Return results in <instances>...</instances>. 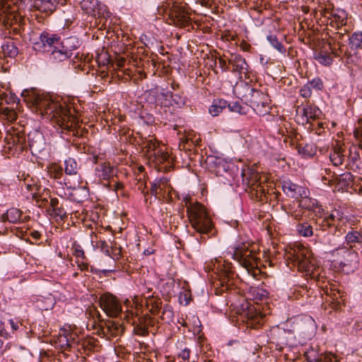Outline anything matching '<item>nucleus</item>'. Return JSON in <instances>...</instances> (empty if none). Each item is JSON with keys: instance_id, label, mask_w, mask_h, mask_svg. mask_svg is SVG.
<instances>
[{"instance_id": "28", "label": "nucleus", "mask_w": 362, "mask_h": 362, "mask_svg": "<svg viewBox=\"0 0 362 362\" xmlns=\"http://www.w3.org/2000/svg\"><path fill=\"white\" fill-rule=\"evenodd\" d=\"M296 231L300 236L309 238L313 235V228L310 223L304 221L296 225Z\"/></svg>"}, {"instance_id": "5", "label": "nucleus", "mask_w": 362, "mask_h": 362, "mask_svg": "<svg viewBox=\"0 0 362 362\" xmlns=\"http://www.w3.org/2000/svg\"><path fill=\"white\" fill-rule=\"evenodd\" d=\"M155 102L157 105L173 111L182 107L185 104V99L180 94L173 93L167 89H162L156 93Z\"/></svg>"}, {"instance_id": "44", "label": "nucleus", "mask_w": 362, "mask_h": 362, "mask_svg": "<svg viewBox=\"0 0 362 362\" xmlns=\"http://www.w3.org/2000/svg\"><path fill=\"white\" fill-rule=\"evenodd\" d=\"M161 318L163 320L168 323L173 320L174 313L173 311L172 308L170 305H166L163 307Z\"/></svg>"}, {"instance_id": "40", "label": "nucleus", "mask_w": 362, "mask_h": 362, "mask_svg": "<svg viewBox=\"0 0 362 362\" xmlns=\"http://www.w3.org/2000/svg\"><path fill=\"white\" fill-rule=\"evenodd\" d=\"M230 112H236L240 115H246L247 109L246 107L243 106L239 102H233L228 104L227 106Z\"/></svg>"}, {"instance_id": "35", "label": "nucleus", "mask_w": 362, "mask_h": 362, "mask_svg": "<svg viewBox=\"0 0 362 362\" xmlns=\"http://www.w3.org/2000/svg\"><path fill=\"white\" fill-rule=\"evenodd\" d=\"M330 161L335 166L342 164L344 161V155L340 147H334L329 155Z\"/></svg>"}, {"instance_id": "6", "label": "nucleus", "mask_w": 362, "mask_h": 362, "mask_svg": "<svg viewBox=\"0 0 362 362\" xmlns=\"http://www.w3.org/2000/svg\"><path fill=\"white\" fill-rule=\"evenodd\" d=\"M59 35L43 31L39 37L33 42V48L37 52L49 54L55 45H59Z\"/></svg>"}, {"instance_id": "64", "label": "nucleus", "mask_w": 362, "mask_h": 362, "mask_svg": "<svg viewBox=\"0 0 362 362\" xmlns=\"http://www.w3.org/2000/svg\"><path fill=\"white\" fill-rule=\"evenodd\" d=\"M141 333L143 335H146L148 333V332L145 328H141Z\"/></svg>"}, {"instance_id": "26", "label": "nucleus", "mask_w": 362, "mask_h": 362, "mask_svg": "<svg viewBox=\"0 0 362 362\" xmlns=\"http://www.w3.org/2000/svg\"><path fill=\"white\" fill-rule=\"evenodd\" d=\"M1 49L4 55L7 57L14 58L18 54V49L11 40L6 41L1 45Z\"/></svg>"}, {"instance_id": "18", "label": "nucleus", "mask_w": 362, "mask_h": 362, "mask_svg": "<svg viewBox=\"0 0 362 362\" xmlns=\"http://www.w3.org/2000/svg\"><path fill=\"white\" fill-rule=\"evenodd\" d=\"M214 266L217 271L221 273V276L223 278V283L225 282L233 272L231 263L228 262L222 258L215 259Z\"/></svg>"}, {"instance_id": "30", "label": "nucleus", "mask_w": 362, "mask_h": 362, "mask_svg": "<svg viewBox=\"0 0 362 362\" xmlns=\"http://www.w3.org/2000/svg\"><path fill=\"white\" fill-rule=\"evenodd\" d=\"M344 233V230H342L341 228H339V226H336L334 233L331 234L327 237L325 244L334 248L341 245V244H339V241H337V238H340Z\"/></svg>"}, {"instance_id": "23", "label": "nucleus", "mask_w": 362, "mask_h": 362, "mask_svg": "<svg viewBox=\"0 0 362 362\" xmlns=\"http://www.w3.org/2000/svg\"><path fill=\"white\" fill-rule=\"evenodd\" d=\"M1 218L4 221H8L11 223H18L22 221V211L17 208H11L4 213Z\"/></svg>"}, {"instance_id": "41", "label": "nucleus", "mask_w": 362, "mask_h": 362, "mask_svg": "<svg viewBox=\"0 0 362 362\" xmlns=\"http://www.w3.org/2000/svg\"><path fill=\"white\" fill-rule=\"evenodd\" d=\"M242 176L243 180H247L250 185H255L258 180V174L251 170H243Z\"/></svg>"}, {"instance_id": "25", "label": "nucleus", "mask_w": 362, "mask_h": 362, "mask_svg": "<svg viewBox=\"0 0 362 362\" xmlns=\"http://www.w3.org/2000/svg\"><path fill=\"white\" fill-rule=\"evenodd\" d=\"M250 293L253 300L257 304L260 302L266 301L268 299L269 292L262 287L251 288Z\"/></svg>"}, {"instance_id": "24", "label": "nucleus", "mask_w": 362, "mask_h": 362, "mask_svg": "<svg viewBox=\"0 0 362 362\" xmlns=\"http://www.w3.org/2000/svg\"><path fill=\"white\" fill-rule=\"evenodd\" d=\"M254 90V88L245 82H240L235 87V92L237 93L238 96L242 100H245V102L249 97H251V94Z\"/></svg>"}, {"instance_id": "49", "label": "nucleus", "mask_w": 362, "mask_h": 362, "mask_svg": "<svg viewBox=\"0 0 362 362\" xmlns=\"http://www.w3.org/2000/svg\"><path fill=\"white\" fill-rule=\"evenodd\" d=\"M300 95L305 98H310L312 95V90L310 86L305 83L299 90Z\"/></svg>"}, {"instance_id": "63", "label": "nucleus", "mask_w": 362, "mask_h": 362, "mask_svg": "<svg viewBox=\"0 0 362 362\" xmlns=\"http://www.w3.org/2000/svg\"><path fill=\"white\" fill-rule=\"evenodd\" d=\"M250 48V46L249 45H245L243 46V49L246 52L249 51Z\"/></svg>"}, {"instance_id": "20", "label": "nucleus", "mask_w": 362, "mask_h": 362, "mask_svg": "<svg viewBox=\"0 0 362 362\" xmlns=\"http://www.w3.org/2000/svg\"><path fill=\"white\" fill-rule=\"evenodd\" d=\"M341 218L340 212L337 210H334L331 212V214L325 217L321 222L317 219L315 221L316 224L320 227V228L322 230H325L327 228H330L332 226H337L336 222L339 221Z\"/></svg>"}, {"instance_id": "61", "label": "nucleus", "mask_w": 362, "mask_h": 362, "mask_svg": "<svg viewBox=\"0 0 362 362\" xmlns=\"http://www.w3.org/2000/svg\"><path fill=\"white\" fill-rule=\"evenodd\" d=\"M182 298H184V300L185 301V305H187L189 303V299L187 298V294L186 293H184V294H180V300L182 301Z\"/></svg>"}, {"instance_id": "16", "label": "nucleus", "mask_w": 362, "mask_h": 362, "mask_svg": "<svg viewBox=\"0 0 362 362\" xmlns=\"http://www.w3.org/2000/svg\"><path fill=\"white\" fill-rule=\"evenodd\" d=\"M80 6L86 13L95 17L103 16L105 11L101 1H80Z\"/></svg>"}, {"instance_id": "52", "label": "nucleus", "mask_w": 362, "mask_h": 362, "mask_svg": "<svg viewBox=\"0 0 362 362\" xmlns=\"http://www.w3.org/2000/svg\"><path fill=\"white\" fill-rule=\"evenodd\" d=\"M90 272L95 274H98L102 273L105 275H107V274L114 272V270L113 269H98L93 267H90Z\"/></svg>"}, {"instance_id": "48", "label": "nucleus", "mask_w": 362, "mask_h": 362, "mask_svg": "<svg viewBox=\"0 0 362 362\" xmlns=\"http://www.w3.org/2000/svg\"><path fill=\"white\" fill-rule=\"evenodd\" d=\"M49 174L54 179H61L63 175V171L62 168L54 165L50 168Z\"/></svg>"}, {"instance_id": "13", "label": "nucleus", "mask_w": 362, "mask_h": 362, "mask_svg": "<svg viewBox=\"0 0 362 362\" xmlns=\"http://www.w3.org/2000/svg\"><path fill=\"white\" fill-rule=\"evenodd\" d=\"M343 244L355 250L357 245L362 246V228H350L344 236Z\"/></svg>"}, {"instance_id": "11", "label": "nucleus", "mask_w": 362, "mask_h": 362, "mask_svg": "<svg viewBox=\"0 0 362 362\" xmlns=\"http://www.w3.org/2000/svg\"><path fill=\"white\" fill-rule=\"evenodd\" d=\"M307 362H339L338 357L331 352L320 354L318 351L310 348L305 352Z\"/></svg>"}, {"instance_id": "3", "label": "nucleus", "mask_w": 362, "mask_h": 362, "mask_svg": "<svg viewBox=\"0 0 362 362\" xmlns=\"http://www.w3.org/2000/svg\"><path fill=\"white\" fill-rule=\"evenodd\" d=\"M187 213L194 230L200 234H207L213 228L211 218L205 207L199 203H189Z\"/></svg>"}, {"instance_id": "31", "label": "nucleus", "mask_w": 362, "mask_h": 362, "mask_svg": "<svg viewBox=\"0 0 362 362\" xmlns=\"http://www.w3.org/2000/svg\"><path fill=\"white\" fill-rule=\"evenodd\" d=\"M251 107L259 115H264L269 112V107L264 99L259 100V101H252Z\"/></svg>"}, {"instance_id": "29", "label": "nucleus", "mask_w": 362, "mask_h": 362, "mask_svg": "<svg viewBox=\"0 0 362 362\" xmlns=\"http://www.w3.org/2000/svg\"><path fill=\"white\" fill-rule=\"evenodd\" d=\"M29 146L33 152H40L43 149L44 146L43 137L42 134L36 133L33 138H30V136H29Z\"/></svg>"}, {"instance_id": "9", "label": "nucleus", "mask_w": 362, "mask_h": 362, "mask_svg": "<svg viewBox=\"0 0 362 362\" xmlns=\"http://www.w3.org/2000/svg\"><path fill=\"white\" fill-rule=\"evenodd\" d=\"M296 119L298 123L305 124L318 119L322 113L321 110L315 105L308 104L304 107H298Z\"/></svg>"}, {"instance_id": "50", "label": "nucleus", "mask_w": 362, "mask_h": 362, "mask_svg": "<svg viewBox=\"0 0 362 362\" xmlns=\"http://www.w3.org/2000/svg\"><path fill=\"white\" fill-rule=\"evenodd\" d=\"M180 351L177 354L178 356L185 361L188 360L191 354L190 349L187 347L182 348V346H180Z\"/></svg>"}, {"instance_id": "46", "label": "nucleus", "mask_w": 362, "mask_h": 362, "mask_svg": "<svg viewBox=\"0 0 362 362\" xmlns=\"http://www.w3.org/2000/svg\"><path fill=\"white\" fill-rule=\"evenodd\" d=\"M265 98V95L260 90L255 89L252 91L251 94V97H249L247 103H249V105L252 107V101H259V100H262Z\"/></svg>"}, {"instance_id": "22", "label": "nucleus", "mask_w": 362, "mask_h": 362, "mask_svg": "<svg viewBox=\"0 0 362 362\" xmlns=\"http://www.w3.org/2000/svg\"><path fill=\"white\" fill-rule=\"evenodd\" d=\"M230 64L233 66V71L239 74H246L249 68L246 60L240 55L235 54L230 59Z\"/></svg>"}, {"instance_id": "43", "label": "nucleus", "mask_w": 362, "mask_h": 362, "mask_svg": "<svg viewBox=\"0 0 362 362\" xmlns=\"http://www.w3.org/2000/svg\"><path fill=\"white\" fill-rule=\"evenodd\" d=\"M43 301L44 299L42 298H39L37 300V306L39 307L40 309L42 310H48L49 309H52L54 305V299L51 297L46 298L45 299V305L42 304Z\"/></svg>"}, {"instance_id": "10", "label": "nucleus", "mask_w": 362, "mask_h": 362, "mask_svg": "<svg viewBox=\"0 0 362 362\" xmlns=\"http://www.w3.org/2000/svg\"><path fill=\"white\" fill-rule=\"evenodd\" d=\"M206 163L211 170L218 176H223L224 173H228L230 168L233 167V164L226 161L221 157L208 156Z\"/></svg>"}, {"instance_id": "54", "label": "nucleus", "mask_w": 362, "mask_h": 362, "mask_svg": "<svg viewBox=\"0 0 362 362\" xmlns=\"http://www.w3.org/2000/svg\"><path fill=\"white\" fill-rule=\"evenodd\" d=\"M286 213L291 217H293L296 220H300L302 217V214L300 213H296V211H291L287 210Z\"/></svg>"}, {"instance_id": "37", "label": "nucleus", "mask_w": 362, "mask_h": 362, "mask_svg": "<svg viewBox=\"0 0 362 362\" xmlns=\"http://www.w3.org/2000/svg\"><path fill=\"white\" fill-rule=\"evenodd\" d=\"M64 171L69 175H76L78 170L76 161L72 158H68L64 160Z\"/></svg>"}, {"instance_id": "53", "label": "nucleus", "mask_w": 362, "mask_h": 362, "mask_svg": "<svg viewBox=\"0 0 362 362\" xmlns=\"http://www.w3.org/2000/svg\"><path fill=\"white\" fill-rule=\"evenodd\" d=\"M60 343L62 344V346L71 347V342L70 339L67 338V337L64 336L60 339Z\"/></svg>"}, {"instance_id": "56", "label": "nucleus", "mask_w": 362, "mask_h": 362, "mask_svg": "<svg viewBox=\"0 0 362 362\" xmlns=\"http://www.w3.org/2000/svg\"><path fill=\"white\" fill-rule=\"evenodd\" d=\"M77 263H78V267L80 268V269L81 271L88 270V264L86 263H85L83 262H80L79 261H77Z\"/></svg>"}, {"instance_id": "12", "label": "nucleus", "mask_w": 362, "mask_h": 362, "mask_svg": "<svg viewBox=\"0 0 362 362\" xmlns=\"http://www.w3.org/2000/svg\"><path fill=\"white\" fill-rule=\"evenodd\" d=\"M282 189L287 196L296 199H298L301 197L309 194V191L307 188L293 183L291 180L283 181Z\"/></svg>"}, {"instance_id": "45", "label": "nucleus", "mask_w": 362, "mask_h": 362, "mask_svg": "<svg viewBox=\"0 0 362 362\" xmlns=\"http://www.w3.org/2000/svg\"><path fill=\"white\" fill-rule=\"evenodd\" d=\"M307 84L310 86L311 90H322L324 88V83L322 80L319 78L316 77L312 79L311 81H309Z\"/></svg>"}, {"instance_id": "17", "label": "nucleus", "mask_w": 362, "mask_h": 362, "mask_svg": "<svg viewBox=\"0 0 362 362\" xmlns=\"http://www.w3.org/2000/svg\"><path fill=\"white\" fill-rule=\"evenodd\" d=\"M286 332L279 327H274L269 331V339L272 343L276 344V346L281 348L284 345L287 344Z\"/></svg>"}, {"instance_id": "34", "label": "nucleus", "mask_w": 362, "mask_h": 362, "mask_svg": "<svg viewBox=\"0 0 362 362\" xmlns=\"http://www.w3.org/2000/svg\"><path fill=\"white\" fill-rule=\"evenodd\" d=\"M297 150L299 155L304 158H312L315 154V150L311 144H299L297 146Z\"/></svg>"}, {"instance_id": "7", "label": "nucleus", "mask_w": 362, "mask_h": 362, "mask_svg": "<svg viewBox=\"0 0 362 362\" xmlns=\"http://www.w3.org/2000/svg\"><path fill=\"white\" fill-rule=\"evenodd\" d=\"M99 304L105 313L110 317H117L122 314V308L118 299L113 295L106 293L99 299Z\"/></svg>"}, {"instance_id": "21", "label": "nucleus", "mask_w": 362, "mask_h": 362, "mask_svg": "<svg viewBox=\"0 0 362 362\" xmlns=\"http://www.w3.org/2000/svg\"><path fill=\"white\" fill-rule=\"evenodd\" d=\"M96 175L103 180H109L115 175L114 167L107 163L98 164L95 168Z\"/></svg>"}, {"instance_id": "62", "label": "nucleus", "mask_w": 362, "mask_h": 362, "mask_svg": "<svg viewBox=\"0 0 362 362\" xmlns=\"http://www.w3.org/2000/svg\"><path fill=\"white\" fill-rule=\"evenodd\" d=\"M6 335V332H4V325L1 323V322L0 321V335L3 336V335Z\"/></svg>"}, {"instance_id": "58", "label": "nucleus", "mask_w": 362, "mask_h": 362, "mask_svg": "<svg viewBox=\"0 0 362 362\" xmlns=\"http://www.w3.org/2000/svg\"><path fill=\"white\" fill-rule=\"evenodd\" d=\"M159 185H166L168 184V180L165 177H160L158 180H157Z\"/></svg>"}, {"instance_id": "36", "label": "nucleus", "mask_w": 362, "mask_h": 362, "mask_svg": "<svg viewBox=\"0 0 362 362\" xmlns=\"http://www.w3.org/2000/svg\"><path fill=\"white\" fill-rule=\"evenodd\" d=\"M349 45L352 49H357L362 45V32H355L349 37Z\"/></svg>"}, {"instance_id": "15", "label": "nucleus", "mask_w": 362, "mask_h": 362, "mask_svg": "<svg viewBox=\"0 0 362 362\" xmlns=\"http://www.w3.org/2000/svg\"><path fill=\"white\" fill-rule=\"evenodd\" d=\"M298 206L300 208L313 212L316 216H320L322 211H323L321 205L319 204L318 202L315 199L309 197L308 194L304 197H301L299 199Z\"/></svg>"}, {"instance_id": "47", "label": "nucleus", "mask_w": 362, "mask_h": 362, "mask_svg": "<svg viewBox=\"0 0 362 362\" xmlns=\"http://www.w3.org/2000/svg\"><path fill=\"white\" fill-rule=\"evenodd\" d=\"M332 15L337 20L339 24L338 26H339V25H343L346 23L347 15L344 11H340L338 13H335L332 11Z\"/></svg>"}, {"instance_id": "19", "label": "nucleus", "mask_w": 362, "mask_h": 362, "mask_svg": "<svg viewBox=\"0 0 362 362\" xmlns=\"http://www.w3.org/2000/svg\"><path fill=\"white\" fill-rule=\"evenodd\" d=\"M49 59L55 62H60L66 60L71 57L69 52L62 47L61 45V40H59V45H55L54 48L49 53Z\"/></svg>"}, {"instance_id": "51", "label": "nucleus", "mask_w": 362, "mask_h": 362, "mask_svg": "<svg viewBox=\"0 0 362 362\" xmlns=\"http://www.w3.org/2000/svg\"><path fill=\"white\" fill-rule=\"evenodd\" d=\"M344 37V33H337L334 37H332V40L334 41V43L337 42L339 48H341L343 45L340 41L343 40Z\"/></svg>"}, {"instance_id": "14", "label": "nucleus", "mask_w": 362, "mask_h": 362, "mask_svg": "<svg viewBox=\"0 0 362 362\" xmlns=\"http://www.w3.org/2000/svg\"><path fill=\"white\" fill-rule=\"evenodd\" d=\"M294 262L299 269L306 272L313 271L315 267L313 259H310L309 256H307L304 250H298L294 254Z\"/></svg>"}, {"instance_id": "1", "label": "nucleus", "mask_w": 362, "mask_h": 362, "mask_svg": "<svg viewBox=\"0 0 362 362\" xmlns=\"http://www.w3.org/2000/svg\"><path fill=\"white\" fill-rule=\"evenodd\" d=\"M21 95L42 116L55 120L62 129L70 130L73 127L74 117L64 102L34 90H24Z\"/></svg>"}, {"instance_id": "60", "label": "nucleus", "mask_w": 362, "mask_h": 362, "mask_svg": "<svg viewBox=\"0 0 362 362\" xmlns=\"http://www.w3.org/2000/svg\"><path fill=\"white\" fill-rule=\"evenodd\" d=\"M122 188H123V185L122 183H120V182H116L114 185L113 189L117 192V190H119V189H120Z\"/></svg>"}, {"instance_id": "32", "label": "nucleus", "mask_w": 362, "mask_h": 362, "mask_svg": "<svg viewBox=\"0 0 362 362\" xmlns=\"http://www.w3.org/2000/svg\"><path fill=\"white\" fill-rule=\"evenodd\" d=\"M251 107L259 115H264L269 112V107L264 99L259 100V101H252Z\"/></svg>"}, {"instance_id": "39", "label": "nucleus", "mask_w": 362, "mask_h": 362, "mask_svg": "<svg viewBox=\"0 0 362 362\" xmlns=\"http://www.w3.org/2000/svg\"><path fill=\"white\" fill-rule=\"evenodd\" d=\"M267 40L269 41L270 45L276 49L277 51H279L281 54H285L286 52V48L279 41L278 38L276 35H269L267 37Z\"/></svg>"}, {"instance_id": "42", "label": "nucleus", "mask_w": 362, "mask_h": 362, "mask_svg": "<svg viewBox=\"0 0 362 362\" xmlns=\"http://www.w3.org/2000/svg\"><path fill=\"white\" fill-rule=\"evenodd\" d=\"M71 250L73 255L76 258H81L82 260L86 259L83 249L78 243L74 242L72 244Z\"/></svg>"}, {"instance_id": "4", "label": "nucleus", "mask_w": 362, "mask_h": 362, "mask_svg": "<svg viewBox=\"0 0 362 362\" xmlns=\"http://www.w3.org/2000/svg\"><path fill=\"white\" fill-rule=\"evenodd\" d=\"M230 254L233 259L245 268L248 274L255 275V269L257 267V257L255 252L249 249L248 245L242 243L233 247Z\"/></svg>"}, {"instance_id": "33", "label": "nucleus", "mask_w": 362, "mask_h": 362, "mask_svg": "<svg viewBox=\"0 0 362 362\" xmlns=\"http://www.w3.org/2000/svg\"><path fill=\"white\" fill-rule=\"evenodd\" d=\"M61 45H62V47H64L71 56L73 51L79 47V42L76 37H70L64 39L63 41H61Z\"/></svg>"}, {"instance_id": "59", "label": "nucleus", "mask_w": 362, "mask_h": 362, "mask_svg": "<svg viewBox=\"0 0 362 362\" xmlns=\"http://www.w3.org/2000/svg\"><path fill=\"white\" fill-rule=\"evenodd\" d=\"M31 236L35 239V240H38L40 239V236H41V234L40 232L37 231V230H34V231H32L31 232Z\"/></svg>"}, {"instance_id": "55", "label": "nucleus", "mask_w": 362, "mask_h": 362, "mask_svg": "<svg viewBox=\"0 0 362 362\" xmlns=\"http://www.w3.org/2000/svg\"><path fill=\"white\" fill-rule=\"evenodd\" d=\"M159 183L158 182H155L151 185V193L152 194L156 195L157 194V189L160 187Z\"/></svg>"}, {"instance_id": "27", "label": "nucleus", "mask_w": 362, "mask_h": 362, "mask_svg": "<svg viewBox=\"0 0 362 362\" xmlns=\"http://www.w3.org/2000/svg\"><path fill=\"white\" fill-rule=\"evenodd\" d=\"M228 106V102L226 100H214L212 105L209 108L210 115L213 117L219 115L220 113Z\"/></svg>"}, {"instance_id": "38", "label": "nucleus", "mask_w": 362, "mask_h": 362, "mask_svg": "<svg viewBox=\"0 0 362 362\" xmlns=\"http://www.w3.org/2000/svg\"><path fill=\"white\" fill-rule=\"evenodd\" d=\"M314 59L324 66H329L332 63V58L329 54L319 52L314 54Z\"/></svg>"}, {"instance_id": "57", "label": "nucleus", "mask_w": 362, "mask_h": 362, "mask_svg": "<svg viewBox=\"0 0 362 362\" xmlns=\"http://www.w3.org/2000/svg\"><path fill=\"white\" fill-rule=\"evenodd\" d=\"M8 324L11 325V328H12L13 331H16V330H17V329H18V323H17V322H14V320H13L10 319V320H8Z\"/></svg>"}, {"instance_id": "8", "label": "nucleus", "mask_w": 362, "mask_h": 362, "mask_svg": "<svg viewBox=\"0 0 362 362\" xmlns=\"http://www.w3.org/2000/svg\"><path fill=\"white\" fill-rule=\"evenodd\" d=\"M144 148L150 158H153L157 163L169 162V154L165 151L163 146H160V144L153 138L147 139L144 143Z\"/></svg>"}, {"instance_id": "2", "label": "nucleus", "mask_w": 362, "mask_h": 362, "mask_svg": "<svg viewBox=\"0 0 362 362\" xmlns=\"http://www.w3.org/2000/svg\"><path fill=\"white\" fill-rule=\"evenodd\" d=\"M335 265L346 273L353 272L359 266V257L355 249L341 244L329 252Z\"/></svg>"}]
</instances>
